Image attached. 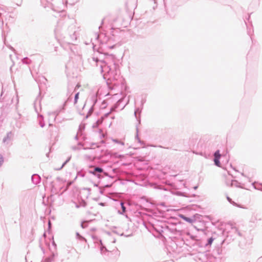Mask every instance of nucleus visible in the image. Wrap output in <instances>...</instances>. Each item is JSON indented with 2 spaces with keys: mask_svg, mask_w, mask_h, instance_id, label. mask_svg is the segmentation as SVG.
Instances as JSON below:
<instances>
[{
  "mask_svg": "<svg viewBox=\"0 0 262 262\" xmlns=\"http://www.w3.org/2000/svg\"><path fill=\"white\" fill-rule=\"evenodd\" d=\"M93 60L97 66L100 67L103 78L110 81L117 80L120 76L118 64L115 63V59L113 56H107L104 59L99 60L97 57H93Z\"/></svg>",
  "mask_w": 262,
  "mask_h": 262,
  "instance_id": "f257e3e1",
  "label": "nucleus"
},
{
  "mask_svg": "<svg viewBox=\"0 0 262 262\" xmlns=\"http://www.w3.org/2000/svg\"><path fill=\"white\" fill-rule=\"evenodd\" d=\"M55 33L57 37H62L66 41L69 43H73V42L76 40L77 35L75 33V31L71 30L67 32L65 28H62V23H58L57 26L55 29Z\"/></svg>",
  "mask_w": 262,
  "mask_h": 262,
  "instance_id": "f03ea898",
  "label": "nucleus"
},
{
  "mask_svg": "<svg viewBox=\"0 0 262 262\" xmlns=\"http://www.w3.org/2000/svg\"><path fill=\"white\" fill-rule=\"evenodd\" d=\"M34 108L36 112L38 114V120L39 121V124L41 127H43L45 126V123L43 122V117L42 115H39V112L41 111V103H40V99L39 98H37L34 103Z\"/></svg>",
  "mask_w": 262,
  "mask_h": 262,
  "instance_id": "7ed1b4c3",
  "label": "nucleus"
},
{
  "mask_svg": "<svg viewBox=\"0 0 262 262\" xmlns=\"http://www.w3.org/2000/svg\"><path fill=\"white\" fill-rule=\"evenodd\" d=\"M90 168L91 169L89 170V172L90 173L93 174L99 179L103 178V174H106L103 169L101 167L91 166Z\"/></svg>",
  "mask_w": 262,
  "mask_h": 262,
  "instance_id": "20e7f679",
  "label": "nucleus"
},
{
  "mask_svg": "<svg viewBox=\"0 0 262 262\" xmlns=\"http://www.w3.org/2000/svg\"><path fill=\"white\" fill-rule=\"evenodd\" d=\"M92 238H93L94 243L95 244V247L100 249V251L101 254H104L105 252L108 251L106 248L103 245L101 240L99 239L98 237L95 235H92Z\"/></svg>",
  "mask_w": 262,
  "mask_h": 262,
  "instance_id": "39448f33",
  "label": "nucleus"
},
{
  "mask_svg": "<svg viewBox=\"0 0 262 262\" xmlns=\"http://www.w3.org/2000/svg\"><path fill=\"white\" fill-rule=\"evenodd\" d=\"M14 138V133L10 131L7 133L6 135L3 139V143L5 145L10 146L12 145Z\"/></svg>",
  "mask_w": 262,
  "mask_h": 262,
  "instance_id": "423d86ee",
  "label": "nucleus"
},
{
  "mask_svg": "<svg viewBox=\"0 0 262 262\" xmlns=\"http://www.w3.org/2000/svg\"><path fill=\"white\" fill-rule=\"evenodd\" d=\"M180 225V223L175 224L171 227L168 226L167 228L172 233L177 235H179L181 234L182 231L179 227Z\"/></svg>",
  "mask_w": 262,
  "mask_h": 262,
  "instance_id": "0eeeda50",
  "label": "nucleus"
},
{
  "mask_svg": "<svg viewBox=\"0 0 262 262\" xmlns=\"http://www.w3.org/2000/svg\"><path fill=\"white\" fill-rule=\"evenodd\" d=\"M221 158V154L220 153V151L219 150H216L214 153V164L220 167V159Z\"/></svg>",
  "mask_w": 262,
  "mask_h": 262,
  "instance_id": "6e6552de",
  "label": "nucleus"
},
{
  "mask_svg": "<svg viewBox=\"0 0 262 262\" xmlns=\"http://www.w3.org/2000/svg\"><path fill=\"white\" fill-rule=\"evenodd\" d=\"M123 100V99H122V98H120V99H119L118 100V101L117 102L116 104H115V105L113 107H112L111 111H114L116 108H119L120 110H123L126 105V104H123L121 106H120V105L121 103Z\"/></svg>",
  "mask_w": 262,
  "mask_h": 262,
  "instance_id": "1a4fd4ad",
  "label": "nucleus"
},
{
  "mask_svg": "<svg viewBox=\"0 0 262 262\" xmlns=\"http://www.w3.org/2000/svg\"><path fill=\"white\" fill-rule=\"evenodd\" d=\"M195 260L197 262H207V257L206 254L201 253L198 254Z\"/></svg>",
  "mask_w": 262,
  "mask_h": 262,
  "instance_id": "9d476101",
  "label": "nucleus"
},
{
  "mask_svg": "<svg viewBox=\"0 0 262 262\" xmlns=\"http://www.w3.org/2000/svg\"><path fill=\"white\" fill-rule=\"evenodd\" d=\"M32 181L34 184H38L40 181V177L37 174H34L32 175Z\"/></svg>",
  "mask_w": 262,
  "mask_h": 262,
  "instance_id": "9b49d317",
  "label": "nucleus"
},
{
  "mask_svg": "<svg viewBox=\"0 0 262 262\" xmlns=\"http://www.w3.org/2000/svg\"><path fill=\"white\" fill-rule=\"evenodd\" d=\"M53 0H40L41 5L45 7H49L50 6H52V4L51 3Z\"/></svg>",
  "mask_w": 262,
  "mask_h": 262,
  "instance_id": "f8f14e48",
  "label": "nucleus"
},
{
  "mask_svg": "<svg viewBox=\"0 0 262 262\" xmlns=\"http://www.w3.org/2000/svg\"><path fill=\"white\" fill-rule=\"evenodd\" d=\"M84 158L85 160H86L87 161H93L95 159V157L89 155H84Z\"/></svg>",
  "mask_w": 262,
  "mask_h": 262,
  "instance_id": "ddd939ff",
  "label": "nucleus"
},
{
  "mask_svg": "<svg viewBox=\"0 0 262 262\" xmlns=\"http://www.w3.org/2000/svg\"><path fill=\"white\" fill-rule=\"evenodd\" d=\"M214 238H213V237H211L210 238H209L208 239H207V243L205 244V246L206 247H208V246H210L213 242V241L214 240Z\"/></svg>",
  "mask_w": 262,
  "mask_h": 262,
  "instance_id": "4468645a",
  "label": "nucleus"
},
{
  "mask_svg": "<svg viewBox=\"0 0 262 262\" xmlns=\"http://www.w3.org/2000/svg\"><path fill=\"white\" fill-rule=\"evenodd\" d=\"M78 2V0H66L65 3L67 5H73Z\"/></svg>",
  "mask_w": 262,
  "mask_h": 262,
  "instance_id": "2eb2a0df",
  "label": "nucleus"
},
{
  "mask_svg": "<svg viewBox=\"0 0 262 262\" xmlns=\"http://www.w3.org/2000/svg\"><path fill=\"white\" fill-rule=\"evenodd\" d=\"M181 217L185 221L189 223H192V222H193V220L191 218H189V217H186L185 216H184V215H181Z\"/></svg>",
  "mask_w": 262,
  "mask_h": 262,
  "instance_id": "dca6fc26",
  "label": "nucleus"
},
{
  "mask_svg": "<svg viewBox=\"0 0 262 262\" xmlns=\"http://www.w3.org/2000/svg\"><path fill=\"white\" fill-rule=\"evenodd\" d=\"M135 139L137 140L138 142L140 143L141 145H144V143L143 141H141L138 136V129L137 128V134L135 136Z\"/></svg>",
  "mask_w": 262,
  "mask_h": 262,
  "instance_id": "f3484780",
  "label": "nucleus"
},
{
  "mask_svg": "<svg viewBox=\"0 0 262 262\" xmlns=\"http://www.w3.org/2000/svg\"><path fill=\"white\" fill-rule=\"evenodd\" d=\"M227 200L228 201V202L231 203V204H232L234 206H237V207H241L238 204H237L235 202H234V201H233L232 200V199L229 198V196H227Z\"/></svg>",
  "mask_w": 262,
  "mask_h": 262,
  "instance_id": "a211bd4d",
  "label": "nucleus"
},
{
  "mask_svg": "<svg viewBox=\"0 0 262 262\" xmlns=\"http://www.w3.org/2000/svg\"><path fill=\"white\" fill-rule=\"evenodd\" d=\"M70 159H71V157H69L61 165V166L60 167V168H55L56 170H59L60 169H61L64 166V165L70 160Z\"/></svg>",
  "mask_w": 262,
  "mask_h": 262,
  "instance_id": "6ab92c4d",
  "label": "nucleus"
},
{
  "mask_svg": "<svg viewBox=\"0 0 262 262\" xmlns=\"http://www.w3.org/2000/svg\"><path fill=\"white\" fill-rule=\"evenodd\" d=\"M76 236L80 240H83L85 242H86V239L84 237L80 235L78 232L76 233Z\"/></svg>",
  "mask_w": 262,
  "mask_h": 262,
  "instance_id": "aec40b11",
  "label": "nucleus"
},
{
  "mask_svg": "<svg viewBox=\"0 0 262 262\" xmlns=\"http://www.w3.org/2000/svg\"><path fill=\"white\" fill-rule=\"evenodd\" d=\"M78 98H79V92L77 93L75 95L74 101V104H75L77 102Z\"/></svg>",
  "mask_w": 262,
  "mask_h": 262,
  "instance_id": "412c9836",
  "label": "nucleus"
},
{
  "mask_svg": "<svg viewBox=\"0 0 262 262\" xmlns=\"http://www.w3.org/2000/svg\"><path fill=\"white\" fill-rule=\"evenodd\" d=\"M58 112H50V113H49V115L50 116H53L54 117V119H55L57 115L58 114Z\"/></svg>",
  "mask_w": 262,
  "mask_h": 262,
  "instance_id": "4be33fe9",
  "label": "nucleus"
},
{
  "mask_svg": "<svg viewBox=\"0 0 262 262\" xmlns=\"http://www.w3.org/2000/svg\"><path fill=\"white\" fill-rule=\"evenodd\" d=\"M53 259V256H52L51 257H49L46 258V259H45L44 262H52Z\"/></svg>",
  "mask_w": 262,
  "mask_h": 262,
  "instance_id": "5701e85b",
  "label": "nucleus"
},
{
  "mask_svg": "<svg viewBox=\"0 0 262 262\" xmlns=\"http://www.w3.org/2000/svg\"><path fill=\"white\" fill-rule=\"evenodd\" d=\"M29 60H30L27 57H25L22 59V62H23V63H25V64H29Z\"/></svg>",
  "mask_w": 262,
  "mask_h": 262,
  "instance_id": "b1692460",
  "label": "nucleus"
},
{
  "mask_svg": "<svg viewBox=\"0 0 262 262\" xmlns=\"http://www.w3.org/2000/svg\"><path fill=\"white\" fill-rule=\"evenodd\" d=\"M138 113H141V111H140V108H136V109L135 110V112H134V115H135V117H136L137 119H138V117H137V114Z\"/></svg>",
  "mask_w": 262,
  "mask_h": 262,
  "instance_id": "393cba45",
  "label": "nucleus"
},
{
  "mask_svg": "<svg viewBox=\"0 0 262 262\" xmlns=\"http://www.w3.org/2000/svg\"><path fill=\"white\" fill-rule=\"evenodd\" d=\"M113 141L116 143H118V144H121L122 145H124V143L122 141H119L117 139H113Z\"/></svg>",
  "mask_w": 262,
  "mask_h": 262,
  "instance_id": "a878e982",
  "label": "nucleus"
},
{
  "mask_svg": "<svg viewBox=\"0 0 262 262\" xmlns=\"http://www.w3.org/2000/svg\"><path fill=\"white\" fill-rule=\"evenodd\" d=\"M121 208H122V212H120V213L122 214L123 213L125 212L126 208H125V207L124 206L123 203H122V202L121 203Z\"/></svg>",
  "mask_w": 262,
  "mask_h": 262,
  "instance_id": "bb28decb",
  "label": "nucleus"
},
{
  "mask_svg": "<svg viewBox=\"0 0 262 262\" xmlns=\"http://www.w3.org/2000/svg\"><path fill=\"white\" fill-rule=\"evenodd\" d=\"M4 157L3 156L0 154V167L2 165V164L4 163Z\"/></svg>",
  "mask_w": 262,
  "mask_h": 262,
  "instance_id": "cd10ccee",
  "label": "nucleus"
},
{
  "mask_svg": "<svg viewBox=\"0 0 262 262\" xmlns=\"http://www.w3.org/2000/svg\"><path fill=\"white\" fill-rule=\"evenodd\" d=\"M99 38V35L98 34H97V33L95 34V41H98Z\"/></svg>",
  "mask_w": 262,
  "mask_h": 262,
  "instance_id": "c85d7f7f",
  "label": "nucleus"
},
{
  "mask_svg": "<svg viewBox=\"0 0 262 262\" xmlns=\"http://www.w3.org/2000/svg\"><path fill=\"white\" fill-rule=\"evenodd\" d=\"M85 222H82L81 224V226L82 228H85L86 227V225H85Z\"/></svg>",
  "mask_w": 262,
  "mask_h": 262,
  "instance_id": "c756f323",
  "label": "nucleus"
},
{
  "mask_svg": "<svg viewBox=\"0 0 262 262\" xmlns=\"http://www.w3.org/2000/svg\"><path fill=\"white\" fill-rule=\"evenodd\" d=\"M72 91H73V88H71V90H70V88H69V89H68V94H69L72 93Z\"/></svg>",
  "mask_w": 262,
  "mask_h": 262,
  "instance_id": "7c9ffc66",
  "label": "nucleus"
},
{
  "mask_svg": "<svg viewBox=\"0 0 262 262\" xmlns=\"http://www.w3.org/2000/svg\"><path fill=\"white\" fill-rule=\"evenodd\" d=\"M234 230H235V232H237V234L238 235H239V236H241V233H240V232L237 230V229L236 228H235V229H234Z\"/></svg>",
  "mask_w": 262,
  "mask_h": 262,
  "instance_id": "2f4dec72",
  "label": "nucleus"
},
{
  "mask_svg": "<svg viewBox=\"0 0 262 262\" xmlns=\"http://www.w3.org/2000/svg\"><path fill=\"white\" fill-rule=\"evenodd\" d=\"M110 238H111L110 240H112V242L113 243H115L116 242V241H115V239H114V238H112V237H110Z\"/></svg>",
  "mask_w": 262,
  "mask_h": 262,
  "instance_id": "473e14b6",
  "label": "nucleus"
},
{
  "mask_svg": "<svg viewBox=\"0 0 262 262\" xmlns=\"http://www.w3.org/2000/svg\"><path fill=\"white\" fill-rule=\"evenodd\" d=\"M80 131H79V132L77 133V135H76V136H75V139H76V140H77V139H78V134H80Z\"/></svg>",
  "mask_w": 262,
  "mask_h": 262,
  "instance_id": "72a5a7b5",
  "label": "nucleus"
},
{
  "mask_svg": "<svg viewBox=\"0 0 262 262\" xmlns=\"http://www.w3.org/2000/svg\"><path fill=\"white\" fill-rule=\"evenodd\" d=\"M190 237H191V239H193V240H195V237H195V236H194L191 235V236H190Z\"/></svg>",
  "mask_w": 262,
  "mask_h": 262,
  "instance_id": "f704fd0d",
  "label": "nucleus"
},
{
  "mask_svg": "<svg viewBox=\"0 0 262 262\" xmlns=\"http://www.w3.org/2000/svg\"><path fill=\"white\" fill-rule=\"evenodd\" d=\"M93 45V48L94 49H95V47H96V45H95L94 43V42H92Z\"/></svg>",
  "mask_w": 262,
  "mask_h": 262,
  "instance_id": "c9c22d12",
  "label": "nucleus"
},
{
  "mask_svg": "<svg viewBox=\"0 0 262 262\" xmlns=\"http://www.w3.org/2000/svg\"><path fill=\"white\" fill-rule=\"evenodd\" d=\"M79 86H80V85L78 84H77V85L75 88V90H76V89H78Z\"/></svg>",
  "mask_w": 262,
  "mask_h": 262,
  "instance_id": "e433bc0d",
  "label": "nucleus"
},
{
  "mask_svg": "<svg viewBox=\"0 0 262 262\" xmlns=\"http://www.w3.org/2000/svg\"><path fill=\"white\" fill-rule=\"evenodd\" d=\"M71 99V96H69V98H68V101H70Z\"/></svg>",
  "mask_w": 262,
  "mask_h": 262,
  "instance_id": "4c0bfd02",
  "label": "nucleus"
},
{
  "mask_svg": "<svg viewBox=\"0 0 262 262\" xmlns=\"http://www.w3.org/2000/svg\"><path fill=\"white\" fill-rule=\"evenodd\" d=\"M93 111V108H91V110L89 111V113H91V112Z\"/></svg>",
  "mask_w": 262,
  "mask_h": 262,
  "instance_id": "58836bf2",
  "label": "nucleus"
},
{
  "mask_svg": "<svg viewBox=\"0 0 262 262\" xmlns=\"http://www.w3.org/2000/svg\"><path fill=\"white\" fill-rule=\"evenodd\" d=\"M48 224H49V227H50V226H51V222H50V221H49Z\"/></svg>",
  "mask_w": 262,
  "mask_h": 262,
  "instance_id": "ea45409f",
  "label": "nucleus"
},
{
  "mask_svg": "<svg viewBox=\"0 0 262 262\" xmlns=\"http://www.w3.org/2000/svg\"><path fill=\"white\" fill-rule=\"evenodd\" d=\"M258 190L262 191V188H257Z\"/></svg>",
  "mask_w": 262,
  "mask_h": 262,
  "instance_id": "a19ab883",
  "label": "nucleus"
},
{
  "mask_svg": "<svg viewBox=\"0 0 262 262\" xmlns=\"http://www.w3.org/2000/svg\"><path fill=\"white\" fill-rule=\"evenodd\" d=\"M11 49L12 50H14V49L13 48V47H11Z\"/></svg>",
  "mask_w": 262,
  "mask_h": 262,
  "instance_id": "79ce46f5",
  "label": "nucleus"
},
{
  "mask_svg": "<svg viewBox=\"0 0 262 262\" xmlns=\"http://www.w3.org/2000/svg\"><path fill=\"white\" fill-rule=\"evenodd\" d=\"M109 48H113V46L110 47Z\"/></svg>",
  "mask_w": 262,
  "mask_h": 262,
  "instance_id": "37998d69",
  "label": "nucleus"
},
{
  "mask_svg": "<svg viewBox=\"0 0 262 262\" xmlns=\"http://www.w3.org/2000/svg\"><path fill=\"white\" fill-rule=\"evenodd\" d=\"M100 205H103V203H101Z\"/></svg>",
  "mask_w": 262,
  "mask_h": 262,
  "instance_id": "c03bdc74",
  "label": "nucleus"
}]
</instances>
